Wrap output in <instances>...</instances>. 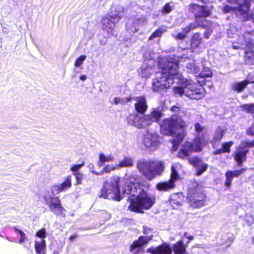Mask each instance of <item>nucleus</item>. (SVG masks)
<instances>
[{
  "label": "nucleus",
  "mask_w": 254,
  "mask_h": 254,
  "mask_svg": "<svg viewBox=\"0 0 254 254\" xmlns=\"http://www.w3.org/2000/svg\"><path fill=\"white\" fill-rule=\"evenodd\" d=\"M177 57L170 58L164 64H161V71L156 74L153 81V88L159 91L170 87L174 82V78L182 81L181 86L173 88L175 94L185 96L191 99L198 100L205 94V90L191 80H184L180 73Z\"/></svg>",
  "instance_id": "1"
},
{
  "label": "nucleus",
  "mask_w": 254,
  "mask_h": 254,
  "mask_svg": "<svg viewBox=\"0 0 254 254\" xmlns=\"http://www.w3.org/2000/svg\"><path fill=\"white\" fill-rule=\"evenodd\" d=\"M123 182L128 185L127 189L125 188L124 192L132 195L128 206L130 211L143 213V209H149L155 204V197L140 189L135 177H128Z\"/></svg>",
  "instance_id": "2"
},
{
  "label": "nucleus",
  "mask_w": 254,
  "mask_h": 254,
  "mask_svg": "<svg viewBox=\"0 0 254 254\" xmlns=\"http://www.w3.org/2000/svg\"><path fill=\"white\" fill-rule=\"evenodd\" d=\"M134 101V107L135 111L139 113L132 114L127 117V123L138 128H145L153 122H157L162 116L161 112L156 109H153L147 115H144L148 108V105L144 96L131 97V101Z\"/></svg>",
  "instance_id": "3"
},
{
  "label": "nucleus",
  "mask_w": 254,
  "mask_h": 254,
  "mask_svg": "<svg viewBox=\"0 0 254 254\" xmlns=\"http://www.w3.org/2000/svg\"><path fill=\"white\" fill-rule=\"evenodd\" d=\"M186 127V122L180 117L174 116L164 120L161 125V131L165 135L174 137L172 143L176 149L185 136L184 129Z\"/></svg>",
  "instance_id": "4"
},
{
  "label": "nucleus",
  "mask_w": 254,
  "mask_h": 254,
  "mask_svg": "<svg viewBox=\"0 0 254 254\" xmlns=\"http://www.w3.org/2000/svg\"><path fill=\"white\" fill-rule=\"evenodd\" d=\"M131 176H126L121 180L118 176L111 178L109 181L106 182L101 190V196L109 199L117 201L121 200L123 198V194H125V189H127L128 185L123 182V181Z\"/></svg>",
  "instance_id": "5"
},
{
  "label": "nucleus",
  "mask_w": 254,
  "mask_h": 254,
  "mask_svg": "<svg viewBox=\"0 0 254 254\" xmlns=\"http://www.w3.org/2000/svg\"><path fill=\"white\" fill-rule=\"evenodd\" d=\"M136 168L145 178L152 180L161 175L165 167L161 161L142 159L137 161Z\"/></svg>",
  "instance_id": "6"
},
{
  "label": "nucleus",
  "mask_w": 254,
  "mask_h": 254,
  "mask_svg": "<svg viewBox=\"0 0 254 254\" xmlns=\"http://www.w3.org/2000/svg\"><path fill=\"white\" fill-rule=\"evenodd\" d=\"M189 10L193 12L195 16V21L197 25L191 23L189 26L184 29V32L188 33L191 30L194 29L197 26H200L203 27H207L205 18L210 14L211 9L206 6H201L195 4H191L189 5Z\"/></svg>",
  "instance_id": "7"
},
{
  "label": "nucleus",
  "mask_w": 254,
  "mask_h": 254,
  "mask_svg": "<svg viewBox=\"0 0 254 254\" xmlns=\"http://www.w3.org/2000/svg\"><path fill=\"white\" fill-rule=\"evenodd\" d=\"M207 141L206 134H198L194 139L193 144L190 142H186L183 145L178 154V156L180 158H185L189 156L192 151H200Z\"/></svg>",
  "instance_id": "8"
},
{
  "label": "nucleus",
  "mask_w": 254,
  "mask_h": 254,
  "mask_svg": "<svg viewBox=\"0 0 254 254\" xmlns=\"http://www.w3.org/2000/svg\"><path fill=\"white\" fill-rule=\"evenodd\" d=\"M187 246L184 245L183 240H180L173 245L163 243L155 248H149L147 252L151 254H170L173 251L175 254H188L186 251Z\"/></svg>",
  "instance_id": "9"
},
{
  "label": "nucleus",
  "mask_w": 254,
  "mask_h": 254,
  "mask_svg": "<svg viewBox=\"0 0 254 254\" xmlns=\"http://www.w3.org/2000/svg\"><path fill=\"white\" fill-rule=\"evenodd\" d=\"M188 199L191 206L195 208L201 206L205 199L202 186L196 182L192 183L189 188Z\"/></svg>",
  "instance_id": "10"
},
{
  "label": "nucleus",
  "mask_w": 254,
  "mask_h": 254,
  "mask_svg": "<svg viewBox=\"0 0 254 254\" xmlns=\"http://www.w3.org/2000/svg\"><path fill=\"white\" fill-rule=\"evenodd\" d=\"M248 41H246L245 47V60L248 64H254V35L249 33H246L244 37Z\"/></svg>",
  "instance_id": "11"
},
{
  "label": "nucleus",
  "mask_w": 254,
  "mask_h": 254,
  "mask_svg": "<svg viewBox=\"0 0 254 254\" xmlns=\"http://www.w3.org/2000/svg\"><path fill=\"white\" fill-rule=\"evenodd\" d=\"M44 198L46 203L48 205L51 210L54 213L60 214L64 210L61 205L59 198L53 196L51 192H46L44 195Z\"/></svg>",
  "instance_id": "12"
},
{
  "label": "nucleus",
  "mask_w": 254,
  "mask_h": 254,
  "mask_svg": "<svg viewBox=\"0 0 254 254\" xmlns=\"http://www.w3.org/2000/svg\"><path fill=\"white\" fill-rule=\"evenodd\" d=\"M142 142L149 150H155L160 144L159 136L156 132H148L144 135Z\"/></svg>",
  "instance_id": "13"
},
{
  "label": "nucleus",
  "mask_w": 254,
  "mask_h": 254,
  "mask_svg": "<svg viewBox=\"0 0 254 254\" xmlns=\"http://www.w3.org/2000/svg\"><path fill=\"white\" fill-rule=\"evenodd\" d=\"M71 187V177L67 176L65 181L62 184H55L51 188V190L46 192H51V194L54 196L62 191H64L70 188Z\"/></svg>",
  "instance_id": "14"
},
{
  "label": "nucleus",
  "mask_w": 254,
  "mask_h": 254,
  "mask_svg": "<svg viewBox=\"0 0 254 254\" xmlns=\"http://www.w3.org/2000/svg\"><path fill=\"white\" fill-rule=\"evenodd\" d=\"M149 239L147 236H139L134 240L129 247V251L133 254H138L142 252V247L148 243Z\"/></svg>",
  "instance_id": "15"
},
{
  "label": "nucleus",
  "mask_w": 254,
  "mask_h": 254,
  "mask_svg": "<svg viewBox=\"0 0 254 254\" xmlns=\"http://www.w3.org/2000/svg\"><path fill=\"white\" fill-rule=\"evenodd\" d=\"M124 8L120 5H117L112 7L111 11L107 15L112 20L117 23L124 16Z\"/></svg>",
  "instance_id": "16"
},
{
  "label": "nucleus",
  "mask_w": 254,
  "mask_h": 254,
  "mask_svg": "<svg viewBox=\"0 0 254 254\" xmlns=\"http://www.w3.org/2000/svg\"><path fill=\"white\" fill-rule=\"evenodd\" d=\"M247 170V168H242L239 170L228 171L225 173L226 181L225 186L229 188L234 177H238Z\"/></svg>",
  "instance_id": "17"
},
{
  "label": "nucleus",
  "mask_w": 254,
  "mask_h": 254,
  "mask_svg": "<svg viewBox=\"0 0 254 254\" xmlns=\"http://www.w3.org/2000/svg\"><path fill=\"white\" fill-rule=\"evenodd\" d=\"M243 148H241L240 146L239 147L236 151L234 156V159L237 162L238 165L241 166L242 163L246 160V154L248 153L249 151L244 150Z\"/></svg>",
  "instance_id": "18"
},
{
  "label": "nucleus",
  "mask_w": 254,
  "mask_h": 254,
  "mask_svg": "<svg viewBox=\"0 0 254 254\" xmlns=\"http://www.w3.org/2000/svg\"><path fill=\"white\" fill-rule=\"evenodd\" d=\"M103 29L111 32L115 27L116 22L112 20L107 15L103 17L101 21Z\"/></svg>",
  "instance_id": "19"
},
{
  "label": "nucleus",
  "mask_w": 254,
  "mask_h": 254,
  "mask_svg": "<svg viewBox=\"0 0 254 254\" xmlns=\"http://www.w3.org/2000/svg\"><path fill=\"white\" fill-rule=\"evenodd\" d=\"M213 73L209 67H204L199 75L197 77V82L201 85L204 84L206 78H211Z\"/></svg>",
  "instance_id": "20"
},
{
  "label": "nucleus",
  "mask_w": 254,
  "mask_h": 254,
  "mask_svg": "<svg viewBox=\"0 0 254 254\" xmlns=\"http://www.w3.org/2000/svg\"><path fill=\"white\" fill-rule=\"evenodd\" d=\"M182 165L180 163H174L171 166L170 180L174 183L179 178V172L182 169Z\"/></svg>",
  "instance_id": "21"
},
{
  "label": "nucleus",
  "mask_w": 254,
  "mask_h": 254,
  "mask_svg": "<svg viewBox=\"0 0 254 254\" xmlns=\"http://www.w3.org/2000/svg\"><path fill=\"white\" fill-rule=\"evenodd\" d=\"M175 187V183L169 180L167 182L158 183L156 186L157 190L159 191H168Z\"/></svg>",
  "instance_id": "22"
},
{
  "label": "nucleus",
  "mask_w": 254,
  "mask_h": 254,
  "mask_svg": "<svg viewBox=\"0 0 254 254\" xmlns=\"http://www.w3.org/2000/svg\"><path fill=\"white\" fill-rule=\"evenodd\" d=\"M253 82V81H250L248 80H245L241 82H236L232 85V88L235 91L240 92L246 87L248 84Z\"/></svg>",
  "instance_id": "23"
},
{
  "label": "nucleus",
  "mask_w": 254,
  "mask_h": 254,
  "mask_svg": "<svg viewBox=\"0 0 254 254\" xmlns=\"http://www.w3.org/2000/svg\"><path fill=\"white\" fill-rule=\"evenodd\" d=\"M224 134L225 130L221 127H218L216 129L213 139L211 142L214 148L215 147L216 142L220 141Z\"/></svg>",
  "instance_id": "24"
},
{
  "label": "nucleus",
  "mask_w": 254,
  "mask_h": 254,
  "mask_svg": "<svg viewBox=\"0 0 254 254\" xmlns=\"http://www.w3.org/2000/svg\"><path fill=\"white\" fill-rule=\"evenodd\" d=\"M133 165V159L131 157H125L124 159L120 161L118 164H116V168L118 169L124 167H130Z\"/></svg>",
  "instance_id": "25"
},
{
  "label": "nucleus",
  "mask_w": 254,
  "mask_h": 254,
  "mask_svg": "<svg viewBox=\"0 0 254 254\" xmlns=\"http://www.w3.org/2000/svg\"><path fill=\"white\" fill-rule=\"evenodd\" d=\"M46 248L45 240H42L41 241H35V250L36 254H44Z\"/></svg>",
  "instance_id": "26"
},
{
  "label": "nucleus",
  "mask_w": 254,
  "mask_h": 254,
  "mask_svg": "<svg viewBox=\"0 0 254 254\" xmlns=\"http://www.w3.org/2000/svg\"><path fill=\"white\" fill-rule=\"evenodd\" d=\"M201 40L199 34L195 33L193 35L191 40V49L193 51H196V49L201 43Z\"/></svg>",
  "instance_id": "27"
},
{
  "label": "nucleus",
  "mask_w": 254,
  "mask_h": 254,
  "mask_svg": "<svg viewBox=\"0 0 254 254\" xmlns=\"http://www.w3.org/2000/svg\"><path fill=\"white\" fill-rule=\"evenodd\" d=\"M114 160V157L112 155H105L103 153H101L99 156L98 165V166L101 167L102 166L104 163L113 162Z\"/></svg>",
  "instance_id": "28"
},
{
  "label": "nucleus",
  "mask_w": 254,
  "mask_h": 254,
  "mask_svg": "<svg viewBox=\"0 0 254 254\" xmlns=\"http://www.w3.org/2000/svg\"><path fill=\"white\" fill-rule=\"evenodd\" d=\"M186 70L189 73H196L199 70V67L192 61L186 64Z\"/></svg>",
  "instance_id": "29"
},
{
  "label": "nucleus",
  "mask_w": 254,
  "mask_h": 254,
  "mask_svg": "<svg viewBox=\"0 0 254 254\" xmlns=\"http://www.w3.org/2000/svg\"><path fill=\"white\" fill-rule=\"evenodd\" d=\"M13 230L14 232L18 234V235L19 236V243L21 244L24 243L26 241H27V236L25 234L24 232L20 230L17 227H13Z\"/></svg>",
  "instance_id": "30"
},
{
  "label": "nucleus",
  "mask_w": 254,
  "mask_h": 254,
  "mask_svg": "<svg viewBox=\"0 0 254 254\" xmlns=\"http://www.w3.org/2000/svg\"><path fill=\"white\" fill-rule=\"evenodd\" d=\"M116 169H118V168H116V165L115 166L106 165L100 173H97L95 171H93L92 172L94 174L100 175L102 174L103 173H109L111 171L115 170Z\"/></svg>",
  "instance_id": "31"
},
{
  "label": "nucleus",
  "mask_w": 254,
  "mask_h": 254,
  "mask_svg": "<svg viewBox=\"0 0 254 254\" xmlns=\"http://www.w3.org/2000/svg\"><path fill=\"white\" fill-rule=\"evenodd\" d=\"M166 31V30L163 27L159 28L156 31H155L149 37V40H152L157 37H160L162 34Z\"/></svg>",
  "instance_id": "32"
},
{
  "label": "nucleus",
  "mask_w": 254,
  "mask_h": 254,
  "mask_svg": "<svg viewBox=\"0 0 254 254\" xmlns=\"http://www.w3.org/2000/svg\"><path fill=\"white\" fill-rule=\"evenodd\" d=\"M242 110L248 113H254V104H244L241 106Z\"/></svg>",
  "instance_id": "33"
},
{
  "label": "nucleus",
  "mask_w": 254,
  "mask_h": 254,
  "mask_svg": "<svg viewBox=\"0 0 254 254\" xmlns=\"http://www.w3.org/2000/svg\"><path fill=\"white\" fill-rule=\"evenodd\" d=\"M131 101V97H128L124 98H121L119 97H115L114 99V103L115 104H124L126 103Z\"/></svg>",
  "instance_id": "34"
},
{
  "label": "nucleus",
  "mask_w": 254,
  "mask_h": 254,
  "mask_svg": "<svg viewBox=\"0 0 254 254\" xmlns=\"http://www.w3.org/2000/svg\"><path fill=\"white\" fill-rule=\"evenodd\" d=\"M35 237L40 238L41 240H44V239L46 238V231L45 228H41L38 230L35 233Z\"/></svg>",
  "instance_id": "35"
},
{
  "label": "nucleus",
  "mask_w": 254,
  "mask_h": 254,
  "mask_svg": "<svg viewBox=\"0 0 254 254\" xmlns=\"http://www.w3.org/2000/svg\"><path fill=\"white\" fill-rule=\"evenodd\" d=\"M207 167V164L204 163L202 161L201 163L199 165V167H197V175H200L203 172L206 170Z\"/></svg>",
  "instance_id": "36"
},
{
  "label": "nucleus",
  "mask_w": 254,
  "mask_h": 254,
  "mask_svg": "<svg viewBox=\"0 0 254 254\" xmlns=\"http://www.w3.org/2000/svg\"><path fill=\"white\" fill-rule=\"evenodd\" d=\"M86 56L85 55H81L74 62V66L75 67H80L83 64L84 61L86 60Z\"/></svg>",
  "instance_id": "37"
},
{
  "label": "nucleus",
  "mask_w": 254,
  "mask_h": 254,
  "mask_svg": "<svg viewBox=\"0 0 254 254\" xmlns=\"http://www.w3.org/2000/svg\"><path fill=\"white\" fill-rule=\"evenodd\" d=\"M190 163L195 167H199L202 161L197 157H192L190 159Z\"/></svg>",
  "instance_id": "38"
},
{
  "label": "nucleus",
  "mask_w": 254,
  "mask_h": 254,
  "mask_svg": "<svg viewBox=\"0 0 254 254\" xmlns=\"http://www.w3.org/2000/svg\"><path fill=\"white\" fill-rule=\"evenodd\" d=\"M240 146H241V148H243L244 149L246 148L253 147L254 146V142L253 141H244L242 142Z\"/></svg>",
  "instance_id": "39"
},
{
  "label": "nucleus",
  "mask_w": 254,
  "mask_h": 254,
  "mask_svg": "<svg viewBox=\"0 0 254 254\" xmlns=\"http://www.w3.org/2000/svg\"><path fill=\"white\" fill-rule=\"evenodd\" d=\"M173 9L172 6L170 3H167L162 9V13L167 14L170 13Z\"/></svg>",
  "instance_id": "40"
},
{
  "label": "nucleus",
  "mask_w": 254,
  "mask_h": 254,
  "mask_svg": "<svg viewBox=\"0 0 254 254\" xmlns=\"http://www.w3.org/2000/svg\"><path fill=\"white\" fill-rule=\"evenodd\" d=\"M234 144L233 141H229L223 144L222 150L224 152H229L230 147Z\"/></svg>",
  "instance_id": "41"
},
{
  "label": "nucleus",
  "mask_w": 254,
  "mask_h": 254,
  "mask_svg": "<svg viewBox=\"0 0 254 254\" xmlns=\"http://www.w3.org/2000/svg\"><path fill=\"white\" fill-rule=\"evenodd\" d=\"M245 36V35L243 36H242V37H241L239 39V42L238 43L239 45H233L232 47H233V48L234 49H238L239 48L244 49H245V48L244 47V44L240 43V41H242V39H245V42L246 44V41H248V40H247L246 38H244Z\"/></svg>",
  "instance_id": "42"
},
{
  "label": "nucleus",
  "mask_w": 254,
  "mask_h": 254,
  "mask_svg": "<svg viewBox=\"0 0 254 254\" xmlns=\"http://www.w3.org/2000/svg\"><path fill=\"white\" fill-rule=\"evenodd\" d=\"M140 73L142 76L148 77L150 74L149 71L150 70V68H149L145 69L143 67H142L140 68Z\"/></svg>",
  "instance_id": "43"
},
{
  "label": "nucleus",
  "mask_w": 254,
  "mask_h": 254,
  "mask_svg": "<svg viewBox=\"0 0 254 254\" xmlns=\"http://www.w3.org/2000/svg\"><path fill=\"white\" fill-rule=\"evenodd\" d=\"M74 175L75 176L76 180V184L77 185L81 184L83 175L80 173H74Z\"/></svg>",
  "instance_id": "44"
},
{
  "label": "nucleus",
  "mask_w": 254,
  "mask_h": 254,
  "mask_svg": "<svg viewBox=\"0 0 254 254\" xmlns=\"http://www.w3.org/2000/svg\"><path fill=\"white\" fill-rule=\"evenodd\" d=\"M83 165L84 164L83 163L81 164L74 165L71 167L70 170L72 172L76 173V172L78 171Z\"/></svg>",
  "instance_id": "45"
},
{
  "label": "nucleus",
  "mask_w": 254,
  "mask_h": 254,
  "mask_svg": "<svg viewBox=\"0 0 254 254\" xmlns=\"http://www.w3.org/2000/svg\"><path fill=\"white\" fill-rule=\"evenodd\" d=\"M195 130L198 133H200L203 130V127L199 123H196L194 125Z\"/></svg>",
  "instance_id": "46"
},
{
  "label": "nucleus",
  "mask_w": 254,
  "mask_h": 254,
  "mask_svg": "<svg viewBox=\"0 0 254 254\" xmlns=\"http://www.w3.org/2000/svg\"><path fill=\"white\" fill-rule=\"evenodd\" d=\"M186 34L185 32L184 33H179L176 36H174V37L177 39L183 40L186 37Z\"/></svg>",
  "instance_id": "47"
},
{
  "label": "nucleus",
  "mask_w": 254,
  "mask_h": 254,
  "mask_svg": "<svg viewBox=\"0 0 254 254\" xmlns=\"http://www.w3.org/2000/svg\"><path fill=\"white\" fill-rule=\"evenodd\" d=\"M171 205L174 208H176L178 207H179L181 204L180 202H179V201L176 202L174 199H172L171 200Z\"/></svg>",
  "instance_id": "48"
},
{
  "label": "nucleus",
  "mask_w": 254,
  "mask_h": 254,
  "mask_svg": "<svg viewBox=\"0 0 254 254\" xmlns=\"http://www.w3.org/2000/svg\"><path fill=\"white\" fill-rule=\"evenodd\" d=\"M247 133L252 135H254V124L248 130Z\"/></svg>",
  "instance_id": "49"
},
{
  "label": "nucleus",
  "mask_w": 254,
  "mask_h": 254,
  "mask_svg": "<svg viewBox=\"0 0 254 254\" xmlns=\"http://www.w3.org/2000/svg\"><path fill=\"white\" fill-rule=\"evenodd\" d=\"M224 153V151H223L222 149H219V150H216V151L214 152V154H221V153Z\"/></svg>",
  "instance_id": "50"
},
{
  "label": "nucleus",
  "mask_w": 254,
  "mask_h": 254,
  "mask_svg": "<svg viewBox=\"0 0 254 254\" xmlns=\"http://www.w3.org/2000/svg\"><path fill=\"white\" fill-rule=\"evenodd\" d=\"M86 78H87L86 76L84 74L81 75L79 77L80 79L82 81L85 80Z\"/></svg>",
  "instance_id": "51"
},
{
  "label": "nucleus",
  "mask_w": 254,
  "mask_h": 254,
  "mask_svg": "<svg viewBox=\"0 0 254 254\" xmlns=\"http://www.w3.org/2000/svg\"><path fill=\"white\" fill-rule=\"evenodd\" d=\"M76 237V235H72L70 237H69V240L71 241H74V239Z\"/></svg>",
  "instance_id": "52"
},
{
  "label": "nucleus",
  "mask_w": 254,
  "mask_h": 254,
  "mask_svg": "<svg viewBox=\"0 0 254 254\" xmlns=\"http://www.w3.org/2000/svg\"><path fill=\"white\" fill-rule=\"evenodd\" d=\"M234 31V29H230L228 30V35L229 36V37H232L233 36H232V34H231V31Z\"/></svg>",
  "instance_id": "53"
},
{
  "label": "nucleus",
  "mask_w": 254,
  "mask_h": 254,
  "mask_svg": "<svg viewBox=\"0 0 254 254\" xmlns=\"http://www.w3.org/2000/svg\"><path fill=\"white\" fill-rule=\"evenodd\" d=\"M171 110L173 111L177 112L178 110V107L174 106L172 107Z\"/></svg>",
  "instance_id": "54"
},
{
  "label": "nucleus",
  "mask_w": 254,
  "mask_h": 254,
  "mask_svg": "<svg viewBox=\"0 0 254 254\" xmlns=\"http://www.w3.org/2000/svg\"><path fill=\"white\" fill-rule=\"evenodd\" d=\"M187 239H188V240H189V241L193 240V236H192L191 235H189V236L188 237H186Z\"/></svg>",
  "instance_id": "55"
},
{
  "label": "nucleus",
  "mask_w": 254,
  "mask_h": 254,
  "mask_svg": "<svg viewBox=\"0 0 254 254\" xmlns=\"http://www.w3.org/2000/svg\"><path fill=\"white\" fill-rule=\"evenodd\" d=\"M189 235H187V232H185L184 233V237H188Z\"/></svg>",
  "instance_id": "56"
},
{
  "label": "nucleus",
  "mask_w": 254,
  "mask_h": 254,
  "mask_svg": "<svg viewBox=\"0 0 254 254\" xmlns=\"http://www.w3.org/2000/svg\"><path fill=\"white\" fill-rule=\"evenodd\" d=\"M7 240H8V241L10 242H13V241L11 239H9L8 238H7Z\"/></svg>",
  "instance_id": "57"
},
{
  "label": "nucleus",
  "mask_w": 254,
  "mask_h": 254,
  "mask_svg": "<svg viewBox=\"0 0 254 254\" xmlns=\"http://www.w3.org/2000/svg\"><path fill=\"white\" fill-rule=\"evenodd\" d=\"M53 254H59L57 251H55L54 252H53Z\"/></svg>",
  "instance_id": "58"
},
{
  "label": "nucleus",
  "mask_w": 254,
  "mask_h": 254,
  "mask_svg": "<svg viewBox=\"0 0 254 254\" xmlns=\"http://www.w3.org/2000/svg\"><path fill=\"white\" fill-rule=\"evenodd\" d=\"M104 214L105 215L107 216H109V214L105 212H104Z\"/></svg>",
  "instance_id": "59"
},
{
  "label": "nucleus",
  "mask_w": 254,
  "mask_h": 254,
  "mask_svg": "<svg viewBox=\"0 0 254 254\" xmlns=\"http://www.w3.org/2000/svg\"><path fill=\"white\" fill-rule=\"evenodd\" d=\"M229 240H230V243H231L233 242L232 239H230V238H229Z\"/></svg>",
  "instance_id": "60"
},
{
  "label": "nucleus",
  "mask_w": 254,
  "mask_h": 254,
  "mask_svg": "<svg viewBox=\"0 0 254 254\" xmlns=\"http://www.w3.org/2000/svg\"><path fill=\"white\" fill-rule=\"evenodd\" d=\"M252 239H253V243H254V237L252 238Z\"/></svg>",
  "instance_id": "61"
}]
</instances>
